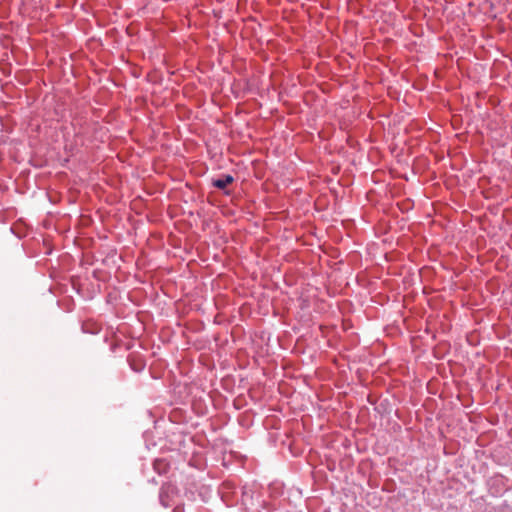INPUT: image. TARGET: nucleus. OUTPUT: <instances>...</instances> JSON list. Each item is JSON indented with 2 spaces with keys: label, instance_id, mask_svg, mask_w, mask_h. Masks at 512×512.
Wrapping results in <instances>:
<instances>
[{
  "label": "nucleus",
  "instance_id": "nucleus-1",
  "mask_svg": "<svg viewBox=\"0 0 512 512\" xmlns=\"http://www.w3.org/2000/svg\"><path fill=\"white\" fill-rule=\"evenodd\" d=\"M234 181L233 176L225 175L221 178L213 180L212 184L214 187L219 189H225L228 185H230Z\"/></svg>",
  "mask_w": 512,
  "mask_h": 512
},
{
  "label": "nucleus",
  "instance_id": "nucleus-2",
  "mask_svg": "<svg viewBox=\"0 0 512 512\" xmlns=\"http://www.w3.org/2000/svg\"><path fill=\"white\" fill-rule=\"evenodd\" d=\"M454 139H460V134H455L453 139L450 137V146L452 145V142L454 141Z\"/></svg>",
  "mask_w": 512,
  "mask_h": 512
},
{
  "label": "nucleus",
  "instance_id": "nucleus-3",
  "mask_svg": "<svg viewBox=\"0 0 512 512\" xmlns=\"http://www.w3.org/2000/svg\"><path fill=\"white\" fill-rule=\"evenodd\" d=\"M455 445H457V443H453L452 441H450V444H449L450 454L452 453V449L454 448Z\"/></svg>",
  "mask_w": 512,
  "mask_h": 512
},
{
  "label": "nucleus",
  "instance_id": "nucleus-4",
  "mask_svg": "<svg viewBox=\"0 0 512 512\" xmlns=\"http://www.w3.org/2000/svg\"><path fill=\"white\" fill-rule=\"evenodd\" d=\"M449 373H450L452 376H454V374H455V372H454L453 367H452V365H451V364H450V370H449Z\"/></svg>",
  "mask_w": 512,
  "mask_h": 512
},
{
  "label": "nucleus",
  "instance_id": "nucleus-5",
  "mask_svg": "<svg viewBox=\"0 0 512 512\" xmlns=\"http://www.w3.org/2000/svg\"><path fill=\"white\" fill-rule=\"evenodd\" d=\"M454 118L455 116H452V118L450 119V125H454Z\"/></svg>",
  "mask_w": 512,
  "mask_h": 512
},
{
  "label": "nucleus",
  "instance_id": "nucleus-6",
  "mask_svg": "<svg viewBox=\"0 0 512 512\" xmlns=\"http://www.w3.org/2000/svg\"><path fill=\"white\" fill-rule=\"evenodd\" d=\"M453 286L457 287V284L456 283H450V286H449V289L451 290L453 288Z\"/></svg>",
  "mask_w": 512,
  "mask_h": 512
},
{
  "label": "nucleus",
  "instance_id": "nucleus-7",
  "mask_svg": "<svg viewBox=\"0 0 512 512\" xmlns=\"http://www.w3.org/2000/svg\"><path fill=\"white\" fill-rule=\"evenodd\" d=\"M453 383L455 384L456 388H458L459 383L455 380H453ZM457 391H459V389H457Z\"/></svg>",
  "mask_w": 512,
  "mask_h": 512
},
{
  "label": "nucleus",
  "instance_id": "nucleus-8",
  "mask_svg": "<svg viewBox=\"0 0 512 512\" xmlns=\"http://www.w3.org/2000/svg\"><path fill=\"white\" fill-rule=\"evenodd\" d=\"M456 398H457V400H458L459 402H461V401H460V394H459L458 392H457V394H456Z\"/></svg>",
  "mask_w": 512,
  "mask_h": 512
},
{
  "label": "nucleus",
  "instance_id": "nucleus-9",
  "mask_svg": "<svg viewBox=\"0 0 512 512\" xmlns=\"http://www.w3.org/2000/svg\"><path fill=\"white\" fill-rule=\"evenodd\" d=\"M449 395H450V398H452V396H453V391H452V389H451V388H450Z\"/></svg>",
  "mask_w": 512,
  "mask_h": 512
}]
</instances>
